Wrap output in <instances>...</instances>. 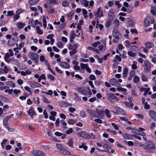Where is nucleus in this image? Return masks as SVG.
I'll return each mask as SVG.
<instances>
[{"instance_id":"1","label":"nucleus","mask_w":156,"mask_h":156,"mask_svg":"<svg viewBox=\"0 0 156 156\" xmlns=\"http://www.w3.org/2000/svg\"><path fill=\"white\" fill-rule=\"evenodd\" d=\"M155 22L153 18L150 16H147L145 19L143 23L144 26L146 27L149 26L151 24L154 23Z\"/></svg>"},{"instance_id":"2","label":"nucleus","mask_w":156,"mask_h":156,"mask_svg":"<svg viewBox=\"0 0 156 156\" xmlns=\"http://www.w3.org/2000/svg\"><path fill=\"white\" fill-rule=\"evenodd\" d=\"M78 45L76 44H74L73 45L72 44H69L68 47V49L69 50H72L69 52V55L71 56H73V55L76 54L77 52V48Z\"/></svg>"},{"instance_id":"3","label":"nucleus","mask_w":156,"mask_h":156,"mask_svg":"<svg viewBox=\"0 0 156 156\" xmlns=\"http://www.w3.org/2000/svg\"><path fill=\"white\" fill-rule=\"evenodd\" d=\"M106 96L108 100L112 103L113 102L112 99L115 100L117 101L119 100V98L116 96L114 94L112 93H109L106 94Z\"/></svg>"},{"instance_id":"4","label":"nucleus","mask_w":156,"mask_h":156,"mask_svg":"<svg viewBox=\"0 0 156 156\" xmlns=\"http://www.w3.org/2000/svg\"><path fill=\"white\" fill-rule=\"evenodd\" d=\"M144 68L146 72H150L151 68V64L148 60H145L144 64Z\"/></svg>"},{"instance_id":"5","label":"nucleus","mask_w":156,"mask_h":156,"mask_svg":"<svg viewBox=\"0 0 156 156\" xmlns=\"http://www.w3.org/2000/svg\"><path fill=\"white\" fill-rule=\"evenodd\" d=\"M89 88L86 87H80L78 88L77 90L79 92L86 96L87 94V92Z\"/></svg>"},{"instance_id":"6","label":"nucleus","mask_w":156,"mask_h":156,"mask_svg":"<svg viewBox=\"0 0 156 156\" xmlns=\"http://www.w3.org/2000/svg\"><path fill=\"white\" fill-rule=\"evenodd\" d=\"M77 135L83 138L88 139V133L84 131H81L77 133Z\"/></svg>"},{"instance_id":"7","label":"nucleus","mask_w":156,"mask_h":156,"mask_svg":"<svg viewBox=\"0 0 156 156\" xmlns=\"http://www.w3.org/2000/svg\"><path fill=\"white\" fill-rule=\"evenodd\" d=\"M33 155L36 156H44L45 155L43 151L38 150H34L31 152Z\"/></svg>"},{"instance_id":"8","label":"nucleus","mask_w":156,"mask_h":156,"mask_svg":"<svg viewBox=\"0 0 156 156\" xmlns=\"http://www.w3.org/2000/svg\"><path fill=\"white\" fill-rule=\"evenodd\" d=\"M146 145L152 150L154 149L155 147L154 144L150 140H147L146 143Z\"/></svg>"},{"instance_id":"9","label":"nucleus","mask_w":156,"mask_h":156,"mask_svg":"<svg viewBox=\"0 0 156 156\" xmlns=\"http://www.w3.org/2000/svg\"><path fill=\"white\" fill-rule=\"evenodd\" d=\"M59 65L63 68L68 69H69L70 67L69 64L66 62H61L59 63Z\"/></svg>"},{"instance_id":"10","label":"nucleus","mask_w":156,"mask_h":156,"mask_svg":"<svg viewBox=\"0 0 156 156\" xmlns=\"http://www.w3.org/2000/svg\"><path fill=\"white\" fill-rule=\"evenodd\" d=\"M112 34L113 36L117 40H119V35H120L119 31L118 30L116 29H114L112 31Z\"/></svg>"},{"instance_id":"11","label":"nucleus","mask_w":156,"mask_h":156,"mask_svg":"<svg viewBox=\"0 0 156 156\" xmlns=\"http://www.w3.org/2000/svg\"><path fill=\"white\" fill-rule=\"evenodd\" d=\"M115 13V9H111L108 13V17L109 18H112V20L115 17V15H114Z\"/></svg>"},{"instance_id":"12","label":"nucleus","mask_w":156,"mask_h":156,"mask_svg":"<svg viewBox=\"0 0 156 156\" xmlns=\"http://www.w3.org/2000/svg\"><path fill=\"white\" fill-rule=\"evenodd\" d=\"M28 55L30 58L32 60L33 59H34V58H36V56H38L39 57V55L37 53L32 52H29Z\"/></svg>"},{"instance_id":"13","label":"nucleus","mask_w":156,"mask_h":156,"mask_svg":"<svg viewBox=\"0 0 156 156\" xmlns=\"http://www.w3.org/2000/svg\"><path fill=\"white\" fill-rule=\"evenodd\" d=\"M149 115L153 120L156 121V112L154 111H151L149 112Z\"/></svg>"},{"instance_id":"14","label":"nucleus","mask_w":156,"mask_h":156,"mask_svg":"<svg viewBox=\"0 0 156 156\" xmlns=\"http://www.w3.org/2000/svg\"><path fill=\"white\" fill-rule=\"evenodd\" d=\"M27 112L29 114L30 116L32 118H33V115L36 114V112H35L34 109L32 107H30L29 111H27Z\"/></svg>"},{"instance_id":"15","label":"nucleus","mask_w":156,"mask_h":156,"mask_svg":"<svg viewBox=\"0 0 156 156\" xmlns=\"http://www.w3.org/2000/svg\"><path fill=\"white\" fill-rule=\"evenodd\" d=\"M60 152L64 155H69L71 154V153L69 151L63 148L60 149Z\"/></svg>"},{"instance_id":"16","label":"nucleus","mask_w":156,"mask_h":156,"mask_svg":"<svg viewBox=\"0 0 156 156\" xmlns=\"http://www.w3.org/2000/svg\"><path fill=\"white\" fill-rule=\"evenodd\" d=\"M10 55L9 53L7 52L5 54L4 57L5 61L7 63H9L10 61V59H9Z\"/></svg>"},{"instance_id":"17","label":"nucleus","mask_w":156,"mask_h":156,"mask_svg":"<svg viewBox=\"0 0 156 156\" xmlns=\"http://www.w3.org/2000/svg\"><path fill=\"white\" fill-rule=\"evenodd\" d=\"M16 25L18 29L19 30H20L24 27L25 24L22 22H19L16 23Z\"/></svg>"},{"instance_id":"18","label":"nucleus","mask_w":156,"mask_h":156,"mask_svg":"<svg viewBox=\"0 0 156 156\" xmlns=\"http://www.w3.org/2000/svg\"><path fill=\"white\" fill-rule=\"evenodd\" d=\"M126 20L128 23V27H130L133 26L134 25V22L133 20L129 18H128L126 19Z\"/></svg>"},{"instance_id":"19","label":"nucleus","mask_w":156,"mask_h":156,"mask_svg":"<svg viewBox=\"0 0 156 156\" xmlns=\"http://www.w3.org/2000/svg\"><path fill=\"white\" fill-rule=\"evenodd\" d=\"M14 115L11 114L5 116L3 122H4L5 123L6 122H8V121L11 118L13 117Z\"/></svg>"},{"instance_id":"20","label":"nucleus","mask_w":156,"mask_h":156,"mask_svg":"<svg viewBox=\"0 0 156 156\" xmlns=\"http://www.w3.org/2000/svg\"><path fill=\"white\" fill-rule=\"evenodd\" d=\"M111 84L113 86L117 85L118 83V81L114 78H112L110 80Z\"/></svg>"},{"instance_id":"21","label":"nucleus","mask_w":156,"mask_h":156,"mask_svg":"<svg viewBox=\"0 0 156 156\" xmlns=\"http://www.w3.org/2000/svg\"><path fill=\"white\" fill-rule=\"evenodd\" d=\"M145 47L149 49L151 48L154 46V44L150 42H147L145 44Z\"/></svg>"},{"instance_id":"22","label":"nucleus","mask_w":156,"mask_h":156,"mask_svg":"<svg viewBox=\"0 0 156 156\" xmlns=\"http://www.w3.org/2000/svg\"><path fill=\"white\" fill-rule=\"evenodd\" d=\"M67 144L69 146V147L71 148H73V139H69V140L68 142L67 143Z\"/></svg>"},{"instance_id":"23","label":"nucleus","mask_w":156,"mask_h":156,"mask_svg":"<svg viewBox=\"0 0 156 156\" xmlns=\"http://www.w3.org/2000/svg\"><path fill=\"white\" fill-rule=\"evenodd\" d=\"M135 75V71L133 70H131L130 72V75L128 78V80H131L133 78V77Z\"/></svg>"},{"instance_id":"24","label":"nucleus","mask_w":156,"mask_h":156,"mask_svg":"<svg viewBox=\"0 0 156 156\" xmlns=\"http://www.w3.org/2000/svg\"><path fill=\"white\" fill-rule=\"evenodd\" d=\"M5 83H6L7 85H9L12 88H14L15 87V83L12 81H8Z\"/></svg>"},{"instance_id":"25","label":"nucleus","mask_w":156,"mask_h":156,"mask_svg":"<svg viewBox=\"0 0 156 156\" xmlns=\"http://www.w3.org/2000/svg\"><path fill=\"white\" fill-rule=\"evenodd\" d=\"M113 20L112 18H109V20L107 21L105 24V27H109L111 25L112 21Z\"/></svg>"},{"instance_id":"26","label":"nucleus","mask_w":156,"mask_h":156,"mask_svg":"<svg viewBox=\"0 0 156 156\" xmlns=\"http://www.w3.org/2000/svg\"><path fill=\"white\" fill-rule=\"evenodd\" d=\"M114 108L119 113L121 112L122 111L124 112V111L122 109L120 108L118 106H114Z\"/></svg>"},{"instance_id":"27","label":"nucleus","mask_w":156,"mask_h":156,"mask_svg":"<svg viewBox=\"0 0 156 156\" xmlns=\"http://www.w3.org/2000/svg\"><path fill=\"white\" fill-rule=\"evenodd\" d=\"M74 14V11H71L67 15V16L71 20L72 19L73 16Z\"/></svg>"},{"instance_id":"28","label":"nucleus","mask_w":156,"mask_h":156,"mask_svg":"<svg viewBox=\"0 0 156 156\" xmlns=\"http://www.w3.org/2000/svg\"><path fill=\"white\" fill-rule=\"evenodd\" d=\"M105 113L106 116L108 118H110L111 117V115L110 114V112L108 109H106L104 112Z\"/></svg>"},{"instance_id":"29","label":"nucleus","mask_w":156,"mask_h":156,"mask_svg":"<svg viewBox=\"0 0 156 156\" xmlns=\"http://www.w3.org/2000/svg\"><path fill=\"white\" fill-rule=\"evenodd\" d=\"M67 122L70 125H73L76 122V121L73 119H70L68 120Z\"/></svg>"},{"instance_id":"30","label":"nucleus","mask_w":156,"mask_h":156,"mask_svg":"<svg viewBox=\"0 0 156 156\" xmlns=\"http://www.w3.org/2000/svg\"><path fill=\"white\" fill-rule=\"evenodd\" d=\"M36 30L37 34L40 35H42L43 34V31L41 30L40 27L39 26H37L36 27Z\"/></svg>"},{"instance_id":"31","label":"nucleus","mask_w":156,"mask_h":156,"mask_svg":"<svg viewBox=\"0 0 156 156\" xmlns=\"http://www.w3.org/2000/svg\"><path fill=\"white\" fill-rule=\"evenodd\" d=\"M39 1V0H29V3L30 5H33L37 3Z\"/></svg>"},{"instance_id":"32","label":"nucleus","mask_w":156,"mask_h":156,"mask_svg":"<svg viewBox=\"0 0 156 156\" xmlns=\"http://www.w3.org/2000/svg\"><path fill=\"white\" fill-rule=\"evenodd\" d=\"M140 80V79L139 77L137 75H135L134 76V78L133 80V82L136 83H138Z\"/></svg>"},{"instance_id":"33","label":"nucleus","mask_w":156,"mask_h":156,"mask_svg":"<svg viewBox=\"0 0 156 156\" xmlns=\"http://www.w3.org/2000/svg\"><path fill=\"white\" fill-rule=\"evenodd\" d=\"M114 24L115 25V27H118L119 25V21L117 19H115L113 21Z\"/></svg>"},{"instance_id":"34","label":"nucleus","mask_w":156,"mask_h":156,"mask_svg":"<svg viewBox=\"0 0 156 156\" xmlns=\"http://www.w3.org/2000/svg\"><path fill=\"white\" fill-rule=\"evenodd\" d=\"M69 2L68 1H64L62 3V6L63 7H68L69 5Z\"/></svg>"},{"instance_id":"35","label":"nucleus","mask_w":156,"mask_h":156,"mask_svg":"<svg viewBox=\"0 0 156 156\" xmlns=\"http://www.w3.org/2000/svg\"><path fill=\"white\" fill-rule=\"evenodd\" d=\"M88 137H88V139H94L95 138V136L93 134V133H91L90 134H88Z\"/></svg>"},{"instance_id":"36","label":"nucleus","mask_w":156,"mask_h":156,"mask_svg":"<svg viewBox=\"0 0 156 156\" xmlns=\"http://www.w3.org/2000/svg\"><path fill=\"white\" fill-rule=\"evenodd\" d=\"M127 8V12L128 13H130L133 12V6L130 5Z\"/></svg>"},{"instance_id":"37","label":"nucleus","mask_w":156,"mask_h":156,"mask_svg":"<svg viewBox=\"0 0 156 156\" xmlns=\"http://www.w3.org/2000/svg\"><path fill=\"white\" fill-rule=\"evenodd\" d=\"M147 77L144 74L141 75V79L143 81H146L147 80Z\"/></svg>"},{"instance_id":"38","label":"nucleus","mask_w":156,"mask_h":156,"mask_svg":"<svg viewBox=\"0 0 156 156\" xmlns=\"http://www.w3.org/2000/svg\"><path fill=\"white\" fill-rule=\"evenodd\" d=\"M48 79H50V81H53L55 80V77L51 74H49L47 76Z\"/></svg>"},{"instance_id":"39","label":"nucleus","mask_w":156,"mask_h":156,"mask_svg":"<svg viewBox=\"0 0 156 156\" xmlns=\"http://www.w3.org/2000/svg\"><path fill=\"white\" fill-rule=\"evenodd\" d=\"M128 55L131 57H134L136 56V54L132 51H129L127 52Z\"/></svg>"},{"instance_id":"40","label":"nucleus","mask_w":156,"mask_h":156,"mask_svg":"<svg viewBox=\"0 0 156 156\" xmlns=\"http://www.w3.org/2000/svg\"><path fill=\"white\" fill-rule=\"evenodd\" d=\"M101 7H99L98 8L97 12H94V14L95 16H97L99 15V13L101 11Z\"/></svg>"},{"instance_id":"41","label":"nucleus","mask_w":156,"mask_h":156,"mask_svg":"<svg viewBox=\"0 0 156 156\" xmlns=\"http://www.w3.org/2000/svg\"><path fill=\"white\" fill-rule=\"evenodd\" d=\"M57 46L58 48H62L63 46L62 43L61 41H58L57 42Z\"/></svg>"},{"instance_id":"42","label":"nucleus","mask_w":156,"mask_h":156,"mask_svg":"<svg viewBox=\"0 0 156 156\" xmlns=\"http://www.w3.org/2000/svg\"><path fill=\"white\" fill-rule=\"evenodd\" d=\"M102 82L100 80H96L94 81V83L96 85L99 87L101 85Z\"/></svg>"},{"instance_id":"43","label":"nucleus","mask_w":156,"mask_h":156,"mask_svg":"<svg viewBox=\"0 0 156 156\" xmlns=\"http://www.w3.org/2000/svg\"><path fill=\"white\" fill-rule=\"evenodd\" d=\"M87 65V64H85L83 63H81L80 67L81 69H86Z\"/></svg>"},{"instance_id":"44","label":"nucleus","mask_w":156,"mask_h":156,"mask_svg":"<svg viewBox=\"0 0 156 156\" xmlns=\"http://www.w3.org/2000/svg\"><path fill=\"white\" fill-rule=\"evenodd\" d=\"M80 116L82 118H84L86 116V114L84 111H81L80 114Z\"/></svg>"},{"instance_id":"45","label":"nucleus","mask_w":156,"mask_h":156,"mask_svg":"<svg viewBox=\"0 0 156 156\" xmlns=\"http://www.w3.org/2000/svg\"><path fill=\"white\" fill-rule=\"evenodd\" d=\"M97 150L98 151H101V152H105L106 153H110V151L107 150H101L99 148H97Z\"/></svg>"},{"instance_id":"46","label":"nucleus","mask_w":156,"mask_h":156,"mask_svg":"<svg viewBox=\"0 0 156 156\" xmlns=\"http://www.w3.org/2000/svg\"><path fill=\"white\" fill-rule=\"evenodd\" d=\"M135 115L139 119H143L144 118V116L142 114H136Z\"/></svg>"},{"instance_id":"47","label":"nucleus","mask_w":156,"mask_h":156,"mask_svg":"<svg viewBox=\"0 0 156 156\" xmlns=\"http://www.w3.org/2000/svg\"><path fill=\"white\" fill-rule=\"evenodd\" d=\"M100 42L99 41L95 42L92 44V46L96 48L97 47L98 45H99L100 44Z\"/></svg>"},{"instance_id":"48","label":"nucleus","mask_w":156,"mask_h":156,"mask_svg":"<svg viewBox=\"0 0 156 156\" xmlns=\"http://www.w3.org/2000/svg\"><path fill=\"white\" fill-rule=\"evenodd\" d=\"M43 18L44 27V28H45L47 26V21L45 17H43Z\"/></svg>"},{"instance_id":"49","label":"nucleus","mask_w":156,"mask_h":156,"mask_svg":"<svg viewBox=\"0 0 156 156\" xmlns=\"http://www.w3.org/2000/svg\"><path fill=\"white\" fill-rule=\"evenodd\" d=\"M89 79L90 80H94L96 79V77L93 74H91L89 76Z\"/></svg>"},{"instance_id":"50","label":"nucleus","mask_w":156,"mask_h":156,"mask_svg":"<svg viewBox=\"0 0 156 156\" xmlns=\"http://www.w3.org/2000/svg\"><path fill=\"white\" fill-rule=\"evenodd\" d=\"M125 142L126 143H127V144L129 146H133L134 145L133 142L132 141H125Z\"/></svg>"},{"instance_id":"51","label":"nucleus","mask_w":156,"mask_h":156,"mask_svg":"<svg viewBox=\"0 0 156 156\" xmlns=\"http://www.w3.org/2000/svg\"><path fill=\"white\" fill-rule=\"evenodd\" d=\"M129 135L127 133H124L122 135L123 137L126 140L129 139Z\"/></svg>"},{"instance_id":"52","label":"nucleus","mask_w":156,"mask_h":156,"mask_svg":"<svg viewBox=\"0 0 156 156\" xmlns=\"http://www.w3.org/2000/svg\"><path fill=\"white\" fill-rule=\"evenodd\" d=\"M111 125L115 129L117 130L119 129V127H118V126L117 125H116L115 123H112Z\"/></svg>"},{"instance_id":"53","label":"nucleus","mask_w":156,"mask_h":156,"mask_svg":"<svg viewBox=\"0 0 156 156\" xmlns=\"http://www.w3.org/2000/svg\"><path fill=\"white\" fill-rule=\"evenodd\" d=\"M73 129L72 128H70L66 131V133L67 134H69L73 132Z\"/></svg>"},{"instance_id":"54","label":"nucleus","mask_w":156,"mask_h":156,"mask_svg":"<svg viewBox=\"0 0 156 156\" xmlns=\"http://www.w3.org/2000/svg\"><path fill=\"white\" fill-rule=\"evenodd\" d=\"M137 134L143 136H144L146 135L145 133L140 130L138 131Z\"/></svg>"},{"instance_id":"55","label":"nucleus","mask_w":156,"mask_h":156,"mask_svg":"<svg viewBox=\"0 0 156 156\" xmlns=\"http://www.w3.org/2000/svg\"><path fill=\"white\" fill-rule=\"evenodd\" d=\"M144 105V108L146 109H149L150 108V106L148 104L147 102H146Z\"/></svg>"},{"instance_id":"56","label":"nucleus","mask_w":156,"mask_h":156,"mask_svg":"<svg viewBox=\"0 0 156 156\" xmlns=\"http://www.w3.org/2000/svg\"><path fill=\"white\" fill-rule=\"evenodd\" d=\"M43 114L45 119H47L48 118V115L46 109L44 110Z\"/></svg>"},{"instance_id":"57","label":"nucleus","mask_w":156,"mask_h":156,"mask_svg":"<svg viewBox=\"0 0 156 156\" xmlns=\"http://www.w3.org/2000/svg\"><path fill=\"white\" fill-rule=\"evenodd\" d=\"M150 88L149 87H147L146 88V90H144V92L143 94V95L144 96L146 95L148 92L150 90Z\"/></svg>"},{"instance_id":"58","label":"nucleus","mask_w":156,"mask_h":156,"mask_svg":"<svg viewBox=\"0 0 156 156\" xmlns=\"http://www.w3.org/2000/svg\"><path fill=\"white\" fill-rule=\"evenodd\" d=\"M151 12L152 14L154 16L156 15V10H155L154 9H153L152 8H151Z\"/></svg>"},{"instance_id":"59","label":"nucleus","mask_w":156,"mask_h":156,"mask_svg":"<svg viewBox=\"0 0 156 156\" xmlns=\"http://www.w3.org/2000/svg\"><path fill=\"white\" fill-rule=\"evenodd\" d=\"M14 93L16 95L21 93V91L20 90L15 89L13 90Z\"/></svg>"},{"instance_id":"60","label":"nucleus","mask_w":156,"mask_h":156,"mask_svg":"<svg viewBox=\"0 0 156 156\" xmlns=\"http://www.w3.org/2000/svg\"><path fill=\"white\" fill-rule=\"evenodd\" d=\"M97 110H98V111H97V113L98 115H102L104 114V112L103 110H101L99 111L97 109H96V111H97Z\"/></svg>"},{"instance_id":"61","label":"nucleus","mask_w":156,"mask_h":156,"mask_svg":"<svg viewBox=\"0 0 156 156\" xmlns=\"http://www.w3.org/2000/svg\"><path fill=\"white\" fill-rule=\"evenodd\" d=\"M24 88L26 90H27L28 92H29L30 94L32 93L30 88L28 86H25Z\"/></svg>"},{"instance_id":"62","label":"nucleus","mask_w":156,"mask_h":156,"mask_svg":"<svg viewBox=\"0 0 156 156\" xmlns=\"http://www.w3.org/2000/svg\"><path fill=\"white\" fill-rule=\"evenodd\" d=\"M14 12L13 11H9L7 12V14L6 16H11L13 14Z\"/></svg>"},{"instance_id":"63","label":"nucleus","mask_w":156,"mask_h":156,"mask_svg":"<svg viewBox=\"0 0 156 156\" xmlns=\"http://www.w3.org/2000/svg\"><path fill=\"white\" fill-rule=\"evenodd\" d=\"M55 135L57 136H60L63 135V133L57 131L55 133Z\"/></svg>"},{"instance_id":"64","label":"nucleus","mask_w":156,"mask_h":156,"mask_svg":"<svg viewBox=\"0 0 156 156\" xmlns=\"http://www.w3.org/2000/svg\"><path fill=\"white\" fill-rule=\"evenodd\" d=\"M4 73L5 74L7 73L8 71V69L7 66H5L4 67V69H3Z\"/></svg>"}]
</instances>
